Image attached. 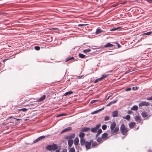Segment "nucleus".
I'll return each mask as SVG.
<instances>
[{
	"label": "nucleus",
	"mask_w": 152,
	"mask_h": 152,
	"mask_svg": "<svg viewBox=\"0 0 152 152\" xmlns=\"http://www.w3.org/2000/svg\"><path fill=\"white\" fill-rule=\"evenodd\" d=\"M79 142V140L77 137H76L74 140V143L75 145H77Z\"/></svg>",
	"instance_id": "obj_16"
},
{
	"label": "nucleus",
	"mask_w": 152,
	"mask_h": 152,
	"mask_svg": "<svg viewBox=\"0 0 152 152\" xmlns=\"http://www.w3.org/2000/svg\"><path fill=\"white\" fill-rule=\"evenodd\" d=\"M75 134H72L69 136H66L65 137V138L66 139L72 140V139L74 138L75 137Z\"/></svg>",
	"instance_id": "obj_7"
},
{
	"label": "nucleus",
	"mask_w": 152,
	"mask_h": 152,
	"mask_svg": "<svg viewBox=\"0 0 152 152\" xmlns=\"http://www.w3.org/2000/svg\"><path fill=\"white\" fill-rule=\"evenodd\" d=\"M107 126L106 125H104L102 126V128L103 130H105L107 129Z\"/></svg>",
	"instance_id": "obj_35"
},
{
	"label": "nucleus",
	"mask_w": 152,
	"mask_h": 152,
	"mask_svg": "<svg viewBox=\"0 0 152 152\" xmlns=\"http://www.w3.org/2000/svg\"><path fill=\"white\" fill-rule=\"evenodd\" d=\"M117 100H115V101H112V102H110V103H109L106 105V106H110L111 105H112L113 104L116 103V102H117Z\"/></svg>",
	"instance_id": "obj_20"
},
{
	"label": "nucleus",
	"mask_w": 152,
	"mask_h": 152,
	"mask_svg": "<svg viewBox=\"0 0 152 152\" xmlns=\"http://www.w3.org/2000/svg\"><path fill=\"white\" fill-rule=\"evenodd\" d=\"M46 97V95H43L41 97L39 98L38 100V102H41L43 101L45 99Z\"/></svg>",
	"instance_id": "obj_14"
},
{
	"label": "nucleus",
	"mask_w": 152,
	"mask_h": 152,
	"mask_svg": "<svg viewBox=\"0 0 152 152\" xmlns=\"http://www.w3.org/2000/svg\"><path fill=\"white\" fill-rule=\"evenodd\" d=\"M67 115V114H64V113L61 114H60L58 115L57 116V117H59L63 116H65V115Z\"/></svg>",
	"instance_id": "obj_36"
},
{
	"label": "nucleus",
	"mask_w": 152,
	"mask_h": 152,
	"mask_svg": "<svg viewBox=\"0 0 152 152\" xmlns=\"http://www.w3.org/2000/svg\"><path fill=\"white\" fill-rule=\"evenodd\" d=\"M73 93V92L72 91H69L65 93L64 94V95L65 96H67L68 95H69L71 94H72Z\"/></svg>",
	"instance_id": "obj_24"
},
{
	"label": "nucleus",
	"mask_w": 152,
	"mask_h": 152,
	"mask_svg": "<svg viewBox=\"0 0 152 152\" xmlns=\"http://www.w3.org/2000/svg\"><path fill=\"white\" fill-rule=\"evenodd\" d=\"M98 81V79H96V80H95V81H94V83H96Z\"/></svg>",
	"instance_id": "obj_57"
},
{
	"label": "nucleus",
	"mask_w": 152,
	"mask_h": 152,
	"mask_svg": "<svg viewBox=\"0 0 152 152\" xmlns=\"http://www.w3.org/2000/svg\"><path fill=\"white\" fill-rule=\"evenodd\" d=\"M7 60V59H4L2 60V61L4 63V62Z\"/></svg>",
	"instance_id": "obj_52"
},
{
	"label": "nucleus",
	"mask_w": 152,
	"mask_h": 152,
	"mask_svg": "<svg viewBox=\"0 0 152 152\" xmlns=\"http://www.w3.org/2000/svg\"><path fill=\"white\" fill-rule=\"evenodd\" d=\"M152 33V31H149L148 32L145 33L143 34L145 35H149Z\"/></svg>",
	"instance_id": "obj_31"
},
{
	"label": "nucleus",
	"mask_w": 152,
	"mask_h": 152,
	"mask_svg": "<svg viewBox=\"0 0 152 152\" xmlns=\"http://www.w3.org/2000/svg\"><path fill=\"white\" fill-rule=\"evenodd\" d=\"M102 79H103V78H102V77H100V78H99V79H98V80L99 81H101Z\"/></svg>",
	"instance_id": "obj_51"
},
{
	"label": "nucleus",
	"mask_w": 152,
	"mask_h": 152,
	"mask_svg": "<svg viewBox=\"0 0 152 152\" xmlns=\"http://www.w3.org/2000/svg\"><path fill=\"white\" fill-rule=\"evenodd\" d=\"M126 3V1H124V2H123L121 3V4H125Z\"/></svg>",
	"instance_id": "obj_56"
},
{
	"label": "nucleus",
	"mask_w": 152,
	"mask_h": 152,
	"mask_svg": "<svg viewBox=\"0 0 152 152\" xmlns=\"http://www.w3.org/2000/svg\"><path fill=\"white\" fill-rule=\"evenodd\" d=\"M135 125L136 123L134 122H132L129 123V126L130 129L132 128Z\"/></svg>",
	"instance_id": "obj_11"
},
{
	"label": "nucleus",
	"mask_w": 152,
	"mask_h": 152,
	"mask_svg": "<svg viewBox=\"0 0 152 152\" xmlns=\"http://www.w3.org/2000/svg\"><path fill=\"white\" fill-rule=\"evenodd\" d=\"M104 119L105 121H108L109 120V117L107 116H105Z\"/></svg>",
	"instance_id": "obj_34"
},
{
	"label": "nucleus",
	"mask_w": 152,
	"mask_h": 152,
	"mask_svg": "<svg viewBox=\"0 0 152 152\" xmlns=\"http://www.w3.org/2000/svg\"><path fill=\"white\" fill-rule=\"evenodd\" d=\"M120 130L121 134L123 135L126 136L128 131L127 127H125L124 124H122L120 126Z\"/></svg>",
	"instance_id": "obj_2"
},
{
	"label": "nucleus",
	"mask_w": 152,
	"mask_h": 152,
	"mask_svg": "<svg viewBox=\"0 0 152 152\" xmlns=\"http://www.w3.org/2000/svg\"><path fill=\"white\" fill-rule=\"evenodd\" d=\"M108 76V75H103L101 77H102L103 79L106 78Z\"/></svg>",
	"instance_id": "obj_42"
},
{
	"label": "nucleus",
	"mask_w": 152,
	"mask_h": 152,
	"mask_svg": "<svg viewBox=\"0 0 152 152\" xmlns=\"http://www.w3.org/2000/svg\"><path fill=\"white\" fill-rule=\"evenodd\" d=\"M99 100H93L91 101L90 103L91 104H93L94 103H95L98 101Z\"/></svg>",
	"instance_id": "obj_32"
},
{
	"label": "nucleus",
	"mask_w": 152,
	"mask_h": 152,
	"mask_svg": "<svg viewBox=\"0 0 152 152\" xmlns=\"http://www.w3.org/2000/svg\"><path fill=\"white\" fill-rule=\"evenodd\" d=\"M13 118V117L12 116H10V117H9V118H8V119H9L10 118L11 119V118Z\"/></svg>",
	"instance_id": "obj_58"
},
{
	"label": "nucleus",
	"mask_w": 152,
	"mask_h": 152,
	"mask_svg": "<svg viewBox=\"0 0 152 152\" xmlns=\"http://www.w3.org/2000/svg\"><path fill=\"white\" fill-rule=\"evenodd\" d=\"M39 140H40L39 139H38V138L36 140H34V143L36 142H38V141H39Z\"/></svg>",
	"instance_id": "obj_49"
},
{
	"label": "nucleus",
	"mask_w": 152,
	"mask_h": 152,
	"mask_svg": "<svg viewBox=\"0 0 152 152\" xmlns=\"http://www.w3.org/2000/svg\"><path fill=\"white\" fill-rule=\"evenodd\" d=\"M74 59V58L73 57H68L66 60V62H67L70 60Z\"/></svg>",
	"instance_id": "obj_27"
},
{
	"label": "nucleus",
	"mask_w": 152,
	"mask_h": 152,
	"mask_svg": "<svg viewBox=\"0 0 152 152\" xmlns=\"http://www.w3.org/2000/svg\"><path fill=\"white\" fill-rule=\"evenodd\" d=\"M108 135L107 133H104L102 134V138L103 140H106L107 139Z\"/></svg>",
	"instance_id": "obj_12"
},
{
	"label": "nucleus",
	"mask_w": 152,
	"mask_h": 152,
	"mask_svg": "<svg viewBox=\"0 0 152 152\" xmlns=\"http://www.w3.org/2000/svg\"><path fill=\"white\" fill-rule=\"evenodd\" d=\"M92 140H90V142L86 141L85 144L86 149L87 150L90 148L91 146V142H92Z\"/></svg>",
	"instance_id": "obj_6"
},
{
	"label": "nucleus",
	"mask_w": 152,
	"mask_h": 152,
	"mask_svg": "<svg viewBox=\"0 0 152 152\" xmlns=\"http://www.w3.org/2000/svg\"><path fill=\"white\" fill-rule=\"evenodd\" d=\"M103 30H102L98 28L96 30V34H98L101 33L103 32Z\"/></svg>",
	"instance_id": "obj_18"
},
{
	"label": "nucleus",
	"mask_w": 152,
	"mask_h": 152,
	"mask_svg": "<svg viewBox=\"0 0 152 152\" xmlns=\"http://www.w3.org/2000/svg\"><path fill=\"white\" fill-rule=\"evenodd\" d=\"M20 110H21V111H22L23 112H25L27 110V109H26V108H23L20 109Z\"/></svg>",
	"instance_id": "obj_43"
},
{
	"label": "nucleus",
	"mask_w": 152,
	"mask_h": 152,
	"mask_svg": "<svg viewBox=\"0 0 152 152\" xmlns=\"http://www.w3.org/2000/svg\"><path fill=\"white\" fill-rule=\"evenodd\" d=\"M101 126V125L100 124H97L95 126V127L91 129V131L94 133L96 132H97V130Z\"/></svg>",
	"instance_id": "obj_4"
},
{
	"label": "nucleus",
	"mask_w": 152,
	"mask_h": 152,
	"mask_svg": "<svg viewBox=\"0 0 152 152\" xmlns=\"http://www.w3.org/2000/svg\"><path fill=\"white\" fill-rule=\"evenodd\" d=\"M100 110H99L97 111H94V112H92L91 114H95V113H97V112L99 111Z\"/></svg>",
	"instance_id": "obj_44"
},
{
	"label": "nucleus",
	"mask_w": 152,
	"mask_h": 152,
	"mask_svg": "<svg viewBox=\"0 0 152 152\" xmlns=\"http://www.w3.org/2000/svg\"><path fill=\"white\" fill-rule=\"evenodd\" d=\"M147 100H152V96L151 97H150V98H148L147 99Z\"/></svg>",
	"instance_id": "obj_50"
},
{
	"label": "nucleus",
	"mask_w": 152,
	"mask_h": 152,
	"mask_svg": "<svg viewBox=\"0 0 152 152\" xmlns=\"http://www.w3.org/2000/svg\"><path fill=\"white\" fill-rule=\"evenodd\" d=\"M110 129L111 135L116 134L119 130V126H116V124L115 121H113L111 123L110 126Z\"/></svg>",
	"instance_id": "obj_1"
},
{
	"label": "nucleus",
	"mask_w": 152,
	"mask_h": 152,
	"mask_svg": "<svg viewBox=\"0 0 152 152\" xmlns=\"http://www.w3.org/2000/svg\"><path fill=\"white\" fill-rule=\"evenodd\" d=\"M102 130L101 129H99L98 130V134H100L102 133Z\"/></svg>",
	"instance_id": "obj_39"
},
{
	"label": "nucleus",
	"mask_w": 152,
	"mask_h": 152,
	"mask_svg": "<svg viewBox=\"0 0 152 152\" xmlns=\"http://www.w3.org/2000/svg\"><path fill=\"white\" fill-rule=\"evenodd\" d=\"M117 29H118L117 28H113V29H112V30H111V31H115V30H117Z\"/></svg>",
	"instance_id": "obj_55"
},
{
	"label": "nucleus",
	"mask_w": 152,
	"mask_h": 152,
	"mask_svg": "<svg viewBox=\"0 0 152 152\" xmlns=\"http://www.w3.org/2000/svg\"><path fill=\"white\" fill-rule=\"evenodd\" d=\"M34 49L36 50H40V48L38 46H36L35 47Z\"/></svg>",
	"instance_id": "obj_37"
},
{
	"label": "nucleus",
	"mask_w": 152,
	"mask_h": 152,
	"mask_svg": "<svg viewBox=\"0 0 152 152\" xmlns=\"http://www.w3.org/2000/svg\"><path fill=\"white\" fill-rule=\"evenodd\" d=\"M45 137L44 136H42L38 137V139H39V140H40L44 139V138H45Z\"/></svg>",
	"instance_id": "obj_40"
},
{
	"label": "nucleus",
	"mask_w": 152,
	"mask_h": 152,
	"mask_svg": "<svg viewBox=\"0 0 152 152\" xmlns=\"http://www.w3.org/2000/svg\"><path fill=\"white\" fill-rule=\"evenodd\" d=\"M134 87H133L132 88V89H133V90H134Z\"/></svg>",
	"instance_id": "obj_62"
},
{
	"label": "nucleus",
	"mask_w": 152,
	"mask_h": 152,
	"mask_svg": "<svg viewBox=\"0 0 152 152\" xmlns=\"http://www.w3.org/2000/svg\"><path fill=\"white\" fill-rule=\"evenodd\" d=\"M85 134L83 133L80 132L79 134V137L80 138V139H83V137L85 136Z\"/></svg>",
	"instance_id": "obj_23"
},
{
	"label": "nucleus",
	"mask_w": 152,
	"mask_h": 152,
	"mask_svg": "<svg viewBox=\"0 0 152 152\" xmlns=\"http://www.w3.org/2000/svg\"><path fill=\"white\" fill-rule=\"evenodd\" d=\"M87 24H79L78 25V26H86L87 25Z\"/></svg>",
	"instance_id": "obj_41"
},
{
	"label": "nucleus",
	"mask_w": 152,
	"mask_h": 152,
	"mask_svg": "<svg viewBox=\"0 0 152 152\" xmlns=\"http://www.w3.org/2000/svg\"><path fill=\"white\" fill-rule=\"evenodd\" d=\"M114 45L110 43H107L106 45L104 46L105 48H108L109 47H113Z\"/></svg>",
	"instance_id": "obj_17"
},
{
	"label": "nucleus",
	"mask_w": 152,
	"mask_h": 152,
	"mask_svg": "<svg viewBox=\"0 0 152 152\" xmlns=\"http://www.w3.org/2000/svg\"><path fill=\"white\" fill-rule=\"evenodd\" d=\"M114 43L116 44L117 45L118 48H119L121 47V45L119 44H118V43L115 42V43Z\"/></svg>",
	"instance_id": "obj_46"
},
{
	"label": "nucleus",
	"mask_w": 152,
	"mask_h": 152,
	"mask_svg": "<svg viewBox=\"0 0 152 152\" xmlns=\"http://www.w3.org/2000/svg\"><path fill=\"white\" fill-rule=\"evenodd\" d=\"M112 95H113V94H111V95H110L109 96H108V97L107 98V99H106V100H108V99H109L110 98V97H111V96H112Z\"/></svg>",
	"instance_id": "obj_48"
},
{
	"label": "nucleus",
	"mask_w": 152,
	"mask_h": 152,
	"mask_svg": "<svg viewBox=\"0 0 152 152\" xmlns=\"http://www.w3.org/2000/svg\"><path fill=\"white\" fill-rule=\"evenodd\" d=\"M62 152H67V150L66 149H64L63 150Z\"/></svg>",
	"instance_id": "obj_54"
},
{
	"label": "nucleus",
	"mask_w": 152,
	"mask_h": 152,
	"mask_svg": "<svg viewBox=\"0 0 152 152\" xmlns=\"http://www.w3.org/2000/svg\"><path fill=\"white\" fill-rule=\"evenodd\" d=\"M56 152H60L59 151L57 150H56Z\"/></svg>",
	"instance_id": "obj_59"
},
{
	"label": "nucleus",
	"mask_w": 152,
	"mask_h": 152,
	"mask_svg": "<svg viewBox=\"0 0 152 152\" xmlns=\"http://www.w3.org/2000/svg\"><path fill=\"white\" fill-rule=\"evenodd\" d=\"M79 57L81 58H84L86 57V56L81 53L79 54Z\"/></svg>",
	"instance_id": "obj_25"
},
{
	"label": "nucleus",
	"mask_w": 152,
	"mask_h": 152,
	"mask_svg": "<svg viewBox=\"0 0 152 152\" xmlns=\"http://www.w3.org/2000/svg\"><path fill=\"white\" fill-rule=\"evenodd\" d=\"M86 142L85 141L84 139H80V143L81 145H85Z\"/></svg>",
	"instance_id": "obj_15"
},
{
	"label": "nucleus",
	"mask_w": 152,
	"mask_h": 152,
	"mask_svg": "<svg viewBox=\"0 0 152 152\" xmlns=\"http://www.w3.org/2000/svg\"><path fill=\"white\" fill-rule=\"evenodd\" d=\"M69 152H75V149L74 148H71L69 149Z\"/></svg>",
	"instance_id": "obj_26"
},
{
	"label": "nucleus",
	"mask_w": 152,
	"mask_h": 152,
	"mask_svg": "<svg viewBox=\"0 0 152 152\" xmlns=\"http://www.w3.org/2000/svg\"><path fill=\"white\" fill-rule=\"evenodd\" d=\"M56 29V28H54L52 29L53 30H55Z\"/></svg>",
	"instance_id": "obj_60"
},
{
	"label": "nucleus",
	"mask_w": 152,
	"mask_h": 152,
	"mask_svg": "<svg viewBox=\"0 0 152 152\" xmlns=\"http://www.w3.org/2000/svg\"><path fill=\"white\" fill-rule=\"evenodd\" d=\"M118 112L117 110H115L113 112L112 116L113 117H117L118 116Z\"/></svg>",
	"instance_id": "obj_13"
},
{
	"label": "nucleus",
	"mask_w": 152,
	"mask_h": 152,
	"mask_svg": "<svg viewBox=\"0 0 152 152\" xmlns=\"http://www.w3.org/2000/svg\"><path fill=\"white\" fill-rule=\"evenodd\" d=\"M144 1H146L147 2L149 3H152V0H144Z\"/></svg>",
	"instance_id": "obj_45"
},
{
	"label": "nucleus",
	"mask_w": 152,
	"mask_h": 152,
	"mask_svg": "<svg viewBox=\"0 0 152 152\" xmlns=\"http://www.w3.org/2000/svg\"><path fill=\"white\" fill-rule=\"evenodd\" d=\"M90 130V129L88 127H84L82 129V132H88Z\"/></svg>",
	"instance_id": "obj_21"
},
{
	"label": "nucleus",
	"mask_w": 152,
	"mask_h": 152,
	"mask_svg": "<svg viewBox=\"0 0 152 152\" xmlns=\"http://www.w3.org/2000/svg\"><path fill=\"white\" fill-rule=\"evenodd\" d=\"M73 141L72 140H68V145L69 148H70L73 144Z\"/></svg>",
	"instance_id": "obj_9"
},
{
	"label": "nucleus",
	"mask_w": 152,
	"mask_h": 152,
	"mask_svg": "<svg viewBox=\"0 0 152 152\" xmlns=\"http://www.w3.org/2000/svg\"><path fill=\"white\" fill-rule=\"evenodd\" d=\"M13 119H15L17 121H19L21 119H19V118H13Z\"/></svg>",
	"instance_id": "obj_53"
},
{
	"label": "nucleus",
	"mask_w": 152,
	"mask_h": 152,
	"mask_svg": "<svg viewBox=\"0 0 152 152\" xmlns=\"http://www.w3.org/2000/svg\"><path fill=\"white\" fill-rule=\"evenodd\" d=\"M118 4H119V3L118 2L116 3H115L114 4L112 5L111 6L112 7H115L117 6H118Z\"/></svg>",
	"instance_id": "obj_33"
},
{
	"label": "nucleus",
	"mask_w": 152,
	"mask_h": 152,
	"mask_svg": "<svg viewBox=\"0 0 152 152\" xmlns=\"http://www.w3.org/2000/svg\"><path fill=\"white\" fill-rule=\"evenodd\" d=\"M141 117L140 116H137L135 118V120L138 123H140L141 121Z\"/></svg>",
	"instance_id": "obj_10"
},
{
	"label": "nucleus",
	"mask_w": 152,
	"mask_h": 152,
	"mask_svg": "<svg viewBox=\"0 0 152 152\" xmlns=\"http://www.w3.org/2000/svg\"><path fill=\"white\" fill-rule=\"evenodd\" d=\"M97 145V143L96 142H93L92 143V145L93 146H95Z\"/></svg>",
	"instance_id": "obj_30"
},
{
	"label": "nucleus",
	"mask_w": 152,
	"mask_h": 152,
	"mask_svg": "<svg viewBox=\"0 0 152 152\" xmlns=\"http://www.w3.org/2000/svg\"><path fill=\"white\" fill-rule=\"evenodd\" d=\"M102 139H103L102 138L99 137L98 138H97V141L98 142H100L102 141Z\"/></svg>",
	"instance_id": "obj_29"
},
{
	"label": "nucleus",
	"mask_w": 152,
	"mask_h": 152,
	"mask_svg": "<svg viewBox=\"0 0 152 152\" xmlns=\"http://www.w3.org/2000/svg\"><path fill=\"white\" fill-rule=\"evenodd\" d=\"M72 129V128L71 127H69L66 129H63L61 132V134H62L64 132L69 131Z\"/></svg>",
	"instance_id": "obj_8"
},
{
	"label": "nucleus",
	"mask_w": 152,
	"mask_h": 152,
	"mask_svg": "<svg viewBox=\"0 0 152 152\" xmlns=\"http://www.w3.org/2000/svg\"><path fill=\"white\" fill-rule=\"evenodd\" d=\"M58 146L56 144H53L52 145H48L47 146L46 148L49 151H55L57 149Z\"/></svg>",
	"instance_id": "obj_3"
},
{
	"label": "nucleus",
	"mask_w": 152,
	"mask_h": 152,
	"mask_svg": "<svg viewBox=\"0 0 152 152\" xmlns=\"http://www.w3.org/2000/svg\"><path fill=\"white\" fill-rule=\"evenodd\" d=\"M138 107L136 105H134L133 106V107L131 108V110L137 111L138 109Z\"/></svg>",
	"instance_id": "obj_22"
},
{
	"label": "nucleus",
	"mask_w": 152,
	"mask_h": 152,
	"mask_svg": "<svg viewBox=\"0 0 152 152\" xmlns=\"http://www.w3.org/2000/svg\"><path fill=\"white\" fill-rule=\"evenodd\" d=\"M99 134H98V133L96 134V136L97 137L98 136Z\"/></svg>",
	"instance_id": "obj_61"
},
{
	"label": "nucleus",
	"mask_w": 152,
	"mask_h": 152,
	"mask_svg": "<svg viewBox=\"0 0 152 152\" xmlns=\"http://www.w3.org/2000/svg\"><path fill=\"white\" fill-rule=\"evenodd\" d=\"M131 90V88H126V91H130Z\"/></svg>",
	"instance_id": "obj_47"
},
{
	"label": "nucleus",
	"mask_w": 152,
	"mask_h": 152,
	"mask_svg": "<svg viewBox=\"0 0 152 152\" xmlns=\"http://www.w3.org/2000/svg\"><path fill=\"white\" fill-rule=\"evenodd\" d=\"M141 115L143 117L145 118L148 116V114L146 112H143L141 113Z\"/></svg>",
	"instance_id": "obj_19"
},
{
	"label": "nucleus",
	"mask_w": 152,
	"mask_h": 152,
	"mask_svg": "<svg viewBox=\"0 0 152 152\" xmlns=\"http://www.w3.org/2000/svg\"><path fill=\"white\" fill-rule=\"evenodd\" d=\"M149 105V102H146L145 101L142 102H141L139 103L138 104V105L140 107L143 106H148Z\"/></svg>",
	"instance_id": "obj_5"
},
{
	"label": "nucleus",
	"mask_w": 152,
	"mask_h": 152,
	"mask_svg": "<svg viewBox=\"0 0 152 152\" xmlns=\"http://www.w3.org/2000/svg\"><path fill=\"white\" fill-rule=\"evenodd\" d=\"M91 50L90 49H86L83 51V52L85 54H86L88 52H89L91 51Z\"/></svg>",
	"instance_id": "obj_28"
},
{
	"label": "nucleus",
	"mask_w": 152,
	"mask_h": 152,
	"mask_svg": "<svg viewBox=\"0 0 152 152\" xmlns=\"http://www.w3.org/2000/svg\"><path fill=\"white\" fill-rule=\"evenodd\" d=\"M130 115H126L125 117V119L126 120H129L130 119Z\"/></svg>",
	"instance_id": "obj_38"
}]
</instances>
